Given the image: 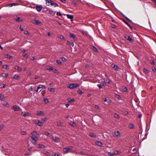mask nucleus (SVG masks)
<instances>
[{"label": "nucleus", "instance_id": "obj_1", "mask_svg": "<svg viewBox=\"0 0 156 156\" xmlns=\"http://www.w3.org/2000/svg\"><path fill=\"white\" fill-rule=\"evenodd\" d=\"M31 134L32 136H30L31 138L30 141L34 145H36L40 135L38 133L35 131H33L31 133Z\"/></svg>", "mask_w": 156, "mask_h": 156}, {"label": "nucleus", "instance_id": "obj_2", "mask_svg": "<svg viewBox=\"0 0 156 156\" xmlns=\"http://www.w3.org/2000/svg\"><path fill=\"white\" fill-rule=\"evenodd\" d=\"M73 147H67L64 148L63 151L65 152H70L73 149Z\"/></svg>", "mask_w": 156, "mask_h": 156}, {"label": "nucleus", "instance_id": "obj_3", "mask_svg": "<svg viewBox=\"0 0 156 156\" xmlns=\"http://www.w3.org/2000/svg\"><path fill=\"white\" fill-rule=\"evenodd\" d=\"M79 86L80 85L77 83H71L68 86V87L72 89L74 88H76Z\"/></svg>", "mask_w": 156, "mask_h": 156}, {"label": "nucleus", "instance_id": "obj_4", "mask_svg": "<svg viewBox=\"0 0 156 156\" xmlns=\"http://www.w3.org/2000/svg\"><path fill=\"white\" fill-rule=\"evenodd\" d=\"M120 153L119 151H115L113 152H108V154L109 156H113L115 155H117Z\"/></svg>", "mask_w": 156, "mask_h": 156}, {"label": "nucleus", "instance_id": "obj_5", "mask_svg": "<svg viewBox=\"0 0 156 156\" xmlns=\"http://www.w3.org/2000/svg\"><path fill=\"white\" fill-rule=\"evenodd\" d=\"M52 139L53 140L57 143L59 142L60 141V139L59 137L55 136H52Z\"/></svg>", "mask_w": 156, "mask_h": 156}, {"label": "nucleus", "instance_id": "obj_6", "mask_svg": "<svg viewBox=\"0 0 156 156\" xmlns=\"http://www.w3.org/2000/svg\"><path fill=\"white\" fill-rule=\"evenodd\" d=\"M34 123L39 126H41L44 122H40L39 120L36 119L34 121Z\"/></svg>", "mask_w": 156, "mask_h": 156}, {"label": "nucleus", "instance_id": "obj_7", "mask_svg": "<svg viewBox=\"0 0 156 156\" xmlns=\"http://www.w3.org/2000/svg\"><path fill=\"white\" fill-rule=\"evenodd\" d=\"M43 89V85H39L37 87V90H34L37 92H40Z\"/></svg>", "mask_w": 156, "mask_h": 156}, {"label": "nucleus", "instance_id": "obj_8", "mask_svg": "<svg viewBox=\"0 0 156 156\" xmlns=\"http://www.w3.org/2000/svg\"><path fill=\"white\" fill-rule=\"evenodd\" d=\"M31 22L34 24L36 25H38L41 23V22L38 20H36V19H33L32 20Z\"/></svg>", "mask_w": 156, "mask_h": 156}, {"label": "nucleus", "instance_id": "obj_9", "mask_svg": "<svg viewBox=\"0 0 156 156\" xmlns=\"http://www.w3.org/2000/svg\"><path fill=\"white\" fill-rule=\"evenodd\" d=\"M14 19L18 22H21L22 21V20L20 18L17 16L16 17H14Z\"/></svg>", "mask_w": 156, "mask_h": 156}, {"label": "nucleus", "instance_id": "obj_10", "mask_svg": "<svg viewBox=\"0 0 156 156\" xmlns=\"http://www.w3.org/2000/svg\"><path fill=\"white\" fill-rule=\"evenodd\" d=\"M124 37L127 40L129 41L130 42L132 41L133 40L129 36L126 34H125L124 35Z\"/></svg>", "mask_w": 156, "mask_h": 156}, {"label": "nucleus", "instance_id": "obj_11", "mask_svg": "<svg viewBox=\"0 0 156 156\" xmlns=\"http://www.w3.org/2000/svg\"><path fill=\"white\" fill-rule=\"evenodd\" d=\"M69 36L70 37L72 38L73 39L75 40L76 39V36L74 34H72L70 33L69 34Z\"/></svg>", "mask_w": 156, "mask_h": 156}, {"label": "nucleus", "instance_id": "obj_12", "mask_svg": "<svg viewBox=\"0 0 156 156\" xmlns=\"http://www.w3.org/2000/svg\"><path fill=\"white\" fill-rule=\"evenodd\" d=\"M12 108L15 111H19L20 110V108L19 107H17L16 106L14 105L12 106Z\"/></svg>", "mask_w": 156, "mask_h": 156}, {"label": "nucleus", "instance_id": "obj_13", "mask_svg": "<svg viewBox=\"0 0 156 156\" xmlns=\"http://www.w3.org/2000/svg\"><path fill=\"white\" fill-rule=\"evenodd\" d=\"M12 78L16 80H18L20 78V76L19 75L16 74L12 77Z\"/></svg>", "mask_w": 156, "mask_h": 156}, {"label": "nucleus", "instance_id": "obj_14", "mask_svg": "<svg viewBox=\"0 0 156 156\" xmlns=\"http://www.w3.org/2000/svg\"><path fill=\"white\" fill-rule=\"evenodd\" d=\"M120 133L119 131H115L114 135L116 137H119L120 136Z\"/></svg>", "mask_w": 156, "mask_h": 156}, {"label": "nucleus", "instance_id": "obj_15", "mask_svg": "<svg viewBox=\"0 0 156 156\" xmlns=\"http://www.w3.org/2000/svg\"><path fill=\"white\" fill-rule=\"evenodd\" d=\"M14 68L16 70H17L19 72L21 71L22 70V68L18 66H15Z\"/></svg>", "mask_w": 156, "mask_h": 156}, {"label": "nucleus", "instance_id": "obj_16", "mask_svg": "<svg viewBox=\"0 0 156 156\" xmlns=\"http://www.w3.org/2000/svg\"><path fill=\"white\" fill-rule=\"evenodd\" d=\"M37 115H42L43 116L44 115V113L42 111H38L37 113Z\"/></svg>", "mask_w": 156, "mask_h": 156}, {"label": "nucleus", "instance_id": "obj_17", "mask_svg": "<svg viewBox=\"0 0 156 156\" xmlns=\"http://www.w3.org/2000/svg\"><path fill=\"white\" fill-rule=\"evenodd\" d=\"M111 67L112 68L114 69L115 70H118V67L114 64L112 65Z\"/></svg>", "mask_w": 156, "mask_h": 156}, {"label": "nucleus", "instance_id": "obj_18", "mask_svg": "<svg viewBox=\"0 0 156 156\" xmlns=\"http://www.w3.org/2000/svg\"><path fill=\"white\" fill-rule=\"evenodd\" d=\"M69 124L73 127H75L76 126V124L75 123L73 122H69Z\"/></svg>", "mask_w": 156, "mask_h": 156}, {"label": "nucleus", "instance_id": "obj_19", "mask_svg": "<svg viewBox=\"0 0 156 156\" xmlns=\"http://www.w3.org/2000/svg\"><path fill=\"white\" fill-rule=\"evenodd\" d=\"M42 9V7L41 6H36V9L38 11H40Z\"/></svg>", "mask_w": 156, "mask_h": 156}, {"label": "nucleus", "instance_id": "obj_20", "mask_svg": "<svg viewBox=\"0 0 156 156\" xmlns=\"http://www.w3.org/2000/svg\"><path fill=\"white\" fill-rule=\"evenodd\" d=\"M45 68L46 69L49 70L50 71H51V70L52 68L51 67L49 66H46Z\"/></svg>", "mask_w": 156, "mask_h": 156}, {"label": "nucleus", "instance_id": "obj_21", "mask_svg": "<svg viewBox=\"0 0 156 156\" xmlns=\"http://www.w3.org/2000/svg\"><path fill=\"white\" fill-rule=\"evenodd\" d=\"M66 16L68 18L71 20L73 19V15L67 14L66 15Z\"/></svg>", "mask_w": 156, "mask_h": 156}, {"label": "nucleus", "instance_id": "obj_22", "mask_svg": "<svg viewBox=\"0 0 156 156\" xmlns=\"http://www.w3.org/2000/svg\"><path fill=\"white\" fill-rule=\"evenodd\" d=\"M67 100L69 102H73L75 101L74 99H72L70 98H68L67 99Z\"/></svg>", "mask_w": 156, "mask_h": 156}, {"label": "nucleus", "instance_id": "obj_23", "mask_svg": "<svg viewBox=\"0 0 156 156\" xmlns=\"http://www.w3.org/2000/svg\"><path fill=\"white\" fill-rule=\"evenodd\" d=\"M46 3L47 4V5H50L51 4V2H52V1L51 0H46Z\"/></svg>", "mask_w": 156, "mask_h": 156}, {"label": "nucleus", "instance_id": "obj_24", "mask_svg": "<svg viewBox=\"0 0 156 156\" xmlns=\"http://www.w3.org/2000/svg\"><path fill=\"white\" fill-rule=\"evenodd\" d=\"M48 90L52 92H54L55 91V88H48Z\"/></svg>", "mask_w": 156, "mask_h": 156}, {"label": "nucleus", "instance_id": "obj_25", "mask_svg": "<svg viewBox=\"0 0 156 156\" xmlns=\"http://www.w3.org/2000/svg\"><path fill=\"white\" fill-rule=\"evenodd\" d=\"M22 32L26 34H28L29 32L27 30H21Z\"/></svg>", "mask_w": 156, "mask_h": 156}, {"label": "nucleus", "instance_id": "obj_26", "mask_svg": "<svg viewBox=\"0 0 156 156\" xmlns=\"http://www.w3.org/2000/svg\"><path fill=\"white\" fill-rule=\"evenodd\" d=\"M38 147L41 148H45V146L44 145L40 144L38 145Z\"/></svg>", "mask_w": 156, "mask_h": 156}, {"label": "nucleus", "instance_id": "obj_27", "mask_svg": "<svg viewBox=\"0 0 156 156\" xmlns=\"http://www.w3.org/2000/svg\"><path fill=\"white\" fill-rule=\"evenodd\" d=\"M8 76V73H3L2 74V76L4 77H6Z\"/></svg>", "mask_w": 156, "mask_h": 156}, {"label": "nucleus", "instance_id": "obj_28", "mask_svg": "<svg viewBox=\"0 0 156 156\" xmlns=\"http://www.w3.org/2000/svg\"><path fill=\"white\" fill-rule=\"evenodd\" d=\"M128 126L130 128L133 129L134 128V126L132 124L129 123L128 124Z\"/></svg>", "mask_w": 156, "mask_h": 156}, {"label": "nucleus", "instance_id": "obj_29", "mask_svg": "<svg viewBox=\"0 0 156 156\" xmlns=\"http://www.w3.org/2000/svg\"><path fill=\"white\" fill-rule=\"evenodd\" d=\"M28 113H26L25 112H22L21 113V115L26 116H27L28 115Z\"/></svg>", "mask_w": 156, "mask_h": 156}, {"label": "nucleus", "instance_id": "obj_30", "mask_svg": "<svg viewBox=\"0 0 156 156\" xmlns=\"http://www.w3.org/2000/svg\"><path fill=\"white\" fill-rule=\"evenodd\" d=\"M51 5H53L54 6V7H55L56 6H58V4L55 2H53L52 1V2H51Z\"/></svg>", "mask_w": 156, "mask_h": 156}, {"label": "nucleus", "instance_id": "obj_31", "mask_svg": "<svg viewBox=\"0 0 156 156\" xmlns=\"http://www.w3.org/2000/svg\"><path fill=\"white\" fill-rule=\"evenodd\" d=\"M51 71H52L53 72L55 73H58V71L56 69L52 68Z\"/></svg>", "mask_w": 156, "mask_h": 156}, {"label": "nucleus", "instance_id": "obj_32", "mask_svg": "<svg viewBox=\"0 0 156 156\" xmlns=\"http://www.w3.org/2000/svg\"><path fill=\"white\" fill-rule=\"evenodd\" d=\"M0 99L1 101L4 100V95L2 94H0Z\"/></svg>", "mask_w": 156, "mask_h": 156}, {"label": "nucleus", "instance_id": "obj_33", "mask_svg": "<svg viewBox=\"0 0 156 156\" xmlns=\"http://www.w3.org/2000/svg\"><path fill=\"white\" fill-rule=\"evenodd\" d=\"M96 143L97 145H98L99 146H101L102 145V143H101L100 142H99V141L96 142Z\"/></svg>", "mask_w": 156, "mask_h": 156}, {"label": "nucleus", "instance_id": "obj_34", "mask_svg": "<svg viewBox=\"0 0 156 156\" xmlns=\"http://www.w3.org/2000/svg\"><path fill=\"white\" fill-rule=\"evenodd\" d=\"M5 58H8L9 59H11L12 58V57L8 54H7L6 55H5Z\"/></svg>", "mask_w": 156, "mask_h": 156}, {"label": "nucleus", "instance_id": "obj_35", "mask_svg": "<svg viewBox=\"0 0 156 156\" xmlns=\"http://www.w3.org/2000/svg\"><path fill=\"white\" fill-rule=\"evenodd\" d=\"M56 124L58 126H62V125L60 122H57Z\"/></svg>", "mask_w": 156, "mask_h": 156}, {"label": "nucleus", "instance_id": "obj_36", "mask_svg": "<svg viewBox=\"0 0 156 156\" xmlns=\"http://www.w3.org/2000/svg\"><path fill=\"white\" fill-rule=\"evenodd\" d=\"M9 66L6 65H4L3 66V68L5 69H9Z\"/></svg>", "mask_w": 156, "mask_h": 156}, {"label": "nucleus", "instance_id": "obj_37", "mask_svg": "<svg viewBox=\"0 0 156 156\" xmlns=\"http://www.w3.org/2000/svg\"><path fill=\"white\" fill-rule=\"evenodd\" d=\"M92 48L93 50L95 52H97L98 51V49L97 48L94 46H92Z\"/></svg>", "mask_w": 156, "mask_h": 156}, {"label": "nucleus", "instance_id": "obj_38", "mask_svg": "<svg viewBox=\"0 0 156 156\" xmlns=\"http://www.w3.org/2000/svg\"><path fill=\"white\" fill-rule=\"evenodd\" d=\"M105 82L107 83H110V82H111L110 80L108 79H105Z\"/></svg>", "mask_w": 156, "mask_h": 156}, {"label": "nucleus", "instance_id": "obj_39", "mask_svg": "<svg viewBox=\"0 0 156 156\" xmlns=\"http://www.w3.org/2000/svg\"><path fill=\"white\" fill-rule=\"evenodd\" d=\"M113 116L115 118H118L119 117L118 115L116 113H114L113 114Z\"/></svg>", "mask_w": 156, "mask_h": 156}, {"label": "nucleus", "instance_id": "obj_40", "mask_svg": "<svg viewBox=\"0 0 156 156\" xmlns=\"http://www.w3.org/2000/svg\"><path fill=\"white\" fill-rule=\"evenodd\" d=\"M77 91L78 94H81L83 93V92L80 89H79Z\"/></svg>", "mask_w": 156, "mask_h": 156}, {"label": "nucleus", "instance_id": "obj_41", "mask_svg": "<svg viewBox=\"0 0 156 156\" xmlns=\"http://www.w3.org/2000/svg\"><path fill=\"white\" fill-rule=\"evenodd\" d=\"M143 71L146 74L148 72V70L145 68L143 69Z\"/></svg>", "mask_w": 156, "mask_h": 156}, {"label": "nucleus", "instance_id": "obj_42", "mask_svg": "<svg viewBox=\"0 0 156 156\" xmlns=\"http://www.w3.org/2000/svg\"><path fill=\"white\" fill-rule=\"evenodd\" d=\"M81 32H82V33L84 35H85V36H86L87 35V33L85 31H84V30H82L81 31Z\"/></svg>", "mask_w": 156, "mask_h": 156}, {"label": "nucleus", "instance_id": "obj_43", "mask_svg": "<svg viewBox=\"0 0 156 156\" xmlns=\"http://www.w3.org/2000/svg\"><path fill=\"white\" fill-rule=\"evenodd\" d=\"M3 105L6 106H8L9 105L8 103L6 102H4L3 103Z\"/></svg>", "mask_w": 156, "mask_h": 156}, {"label": "nucleus", "instance_id": "obj_44", "mask_svg": "<svg viewBox=\"0 0 156 156\" xmlns=\"http://www.w3.org/2000/svg\"><path fill=\"white\" fill-rule=\"evenodd\" d=\"M44 101L45 103H47L48 102V99L46 98L44 99Z\"/></svg>", "mask_w": 156, "mask_h": 156}, {"label": "nucleus", "instance_id": "obj_45", "mask_svg": "<svg viewBox=\"0 0 156 156\" xmlns=\"http://www.w3.org/2000/svg\"><path fill=\"white\" fill-rule=\"evenodd\" d=\"M21 133L23 135H26L27 134V133L24 131H22L21 132Z\"/></svg>", "mask_w": 156, "mask_h": 156}, {"label": "nucleus", "instance_id": "obj_46", "mask_svg": "<svg viewBox=\"0 0 156 156\" xmlns=\"http://www.w3.org/2000/svg\"><path fill=\"white\" fill-rule=\"evenodd\" d=\"M5 85L4 84H0V88H4L5 87Z\"/></svg>", "mask_w": 156, "mask_h": 156}, {"label": "nucleus", "instance_id": "obj_47", "mask_svg": "<svg viewBox=\"0 0 156 156\" xmlns=\"http://www.w3.org/2000/svg\"><path fill=\"white\" fill-rule=\"evenodd\" d=\"M23 56L26 57V58H28V56L27 55L26 53H23Z\"/></svg>", "mask_w": 156, "mask_h": 156}, {"label": "nucleus", "instance_id": "obj_48", "mask_svg": "<svg viewBox=\"0 0 156 156\" xmlns=\"http://www.w3.org/2000/svg\"><path fill=\"white\" fill-rule=\"evenodd\" d=\"M94 108L100 110V107L99 106L97 105H95L94 106Z\"/></svg>", "mask_w": 156, "mask_h": 156}, {"label": "nucleus", "instance_id": "obj_49", "mask_svg": "<svg viewBox=\"0 0 156 156\" xmlns=\"http://www.w3.org/2000/svg\"><path fill=\"white\" fill-rule=\"evenodd\" d=\"M16 5V4L15 3H11L9 4V6H12L13 5Z\"/></svg>", "mask_w": 156, "mask_h": 156}, {"label": "nucleus", "instance_id": "obj_50", "mask_svg": "<svg viewBox=\"0 0 156 156\" xmlns=\"http://www.w3.org/2000/svg\"><path fill=\"white\" fill-rule=\"evenodd\" d=\"M115 97L118 99H120V96L118 94H116L115 95Z\"/></svg>", "mask_w": 156, "mask_h": 156}, {"label": "nucleus", "instance_id": "obj_51", "mask_svg": "<svg viewBox=\"0 0 156 156\" xmlns=\"http://www.w3.org/2000/svg\"><path fill=\"white\" fill-rule=\"evenodd\" d=\"M73 3L75 5H76L77 3L76 0H73Z\"/></svg>", "mask_w": 156, "mask_h": 156}, {"label": "nucleus", "instance_id": "obj_52", "mask_svg": "<svg viewBox=\"0 0 156 156\" xmlns=\"http://www.w3.org/2000/svg\"><path fill=\"white\" fill-rule=\"evenodd\" d=\"M49 13L51 14V15H53L54 14V12L52 11V10H50L49 11Z\"/></svg>", "mask_w": 156, "mask_h": 156}, {"label": "nucleus", "instance_id": "obj_53", "mask_svg": "<svg viewBox=\"0 0 156 156\" xmlns=\"http://www.w3.org/2000/svg\"><path fill=\"white\" fill-rule=\"evenodd\" d=\"M44 134L46 135H47V136H49V135H50L49 133L48 132H46V131L45 132Z\"/></svg>", "mask_w": 156, "mask_h": 156}, {"label": "nucleus", "instance_id": "obj_54", "mask_svg": "<svg viewBox=\"0 0 156 156\" xmlns=\"http://www.w3.org/2000/svg\"><path fill=\"white\" fill-rule=\"evenodd\" d=\"M56 14L58 16H62V15L60 13V12H57Z\"/></svg>", "mask_w": 156, "mask_h": 156}, {"label": "nucleus", "instance_id": "obj_55", "mask_svg": "<svg viewBox=\"0 0 156 156\" xmlns=\"http://www.w3.org/2000/svg\"><path fill=\"white\" fill-rule=\"evenodd\" d=\"M56 62L58 64H61L62 62L60 60H57Z\"/></svg>", "mask_w": 156, "mask_h": 156}, {"label": "nucleus", "instance_id": "obj_56", "mask_svg": "<svg viewBox=\"0 0 156 156\" xmlns=\"http://www.w3.org/2000/svg\"><path fill=\"white\" fill-rule=\"evenodd\" d=\"M58 37L62 39H63L64 38V37L62 35H60L58 36Z\"/></svg>", "mask_w": 156, "mask_h": 156}, {"label": "nucleus", "instance_id": "obj_57", "mask_svg": "<svg viewBox=\"0 0 156 156\" xmlns=\"http://www.w3.org/2000/svg\"><path fill=\"white\" fill-rule=\"evenodd\" d=\"M48 118H45L42 119V120L44 121V122H44V121H46L47 120H48Z\"/></svg>", "mask_w": 156, "mask_h": 156}, {"label": "nucleus", "instance_id": "obj_58", "mask_svg": "<svg viewBox=\"0 0 156 156\" xmlns=\"http://www.w3.org/2000/svg\"><path fill=\"white\" fill-rule=\"evenodd\" d=\"M98 86L99 87L100 89L102 88V86L101 84H98Z\"/></svg>", "mask_w": 156, "mask_h": 156}, {"label": "nucleus", "instance_id": "obj_59", "mask_svg": "<svg viewBox=\"0 0 156 156\" xmlns=\"http://www.w3.org/2000/svg\"><path fill=\"white\" fill-rule=\"evenodd\" d=\"M44 154H47V155H49V152H48L47 151H44Z\"/></svg>", "mask_w": 156, "mask_h": 156}, {"label": "nucleus", "instance_id": "obj_60", "mask_svg": "<svg viewBox=\"0 0 156 156\" xmlns=\"http://www.w3.org/2000/svg\"><path fill=\"white\" fill-rule=\"evenodd\" d=\"M4 126L3 125H0V130H2L4 127Z\"/></svg>", "mask_w": 156, "mask_h": 156}, {"label": "nucleus", "instance_id": "obj_61", "mask_svg": "<svg viewBox=\"0 0 156 156\" xmlns=\"http://www.w3.org/2000/svg\"><path fill=\"white\" fill-rule=\"evenodd\" d=\"M111 27L112 28H116V26L114 24H111Z\"/></svg>", "mask_w": 156, "mask_h": 156}, {"label": "nucleus", "instance_id": "obj_62", "mask_svg": "<svg viewBox=\"0 0 156 156\" xmlns=\"http://www.w3.org/2000/svg\"><path fill=\"white\" fill-rule=\"evenodd\" d=\"M89 135L90 136H92V137H93L94 136V134L92 133H90Z\"/></svg>", "mask_w": 156, "mask_h": 156}, {"label": "nucleus", "instance_id": "obj_63", "mask_svg": "<svg viewBox=\"0 0 156 156\" xmlns=\"http://www.w3.org/2000/svg\"><path fill=\"white\" fill-rule=\"evenodd\" d=\"M105 83L106 82H102L101 83H102V85L103 86H105L106 85V84Z\"/></svg>", "mask_w": 156, "mask_h": 156}, {"label": "nucleus", "instance_id": "obj_64", "mask_svg": "<svg viewBox=\"0 0 156 156\" xmlns=\"http://www.w3.org/2000/svg\"><path fill=\"white\" fill-rule=\"evenodd\" d=\"M62 60H63L64 61H65L66 60V59L64 57H62Z\"/></svg>", "mask_w": 156, "mask_h": 156}]
</instances>
